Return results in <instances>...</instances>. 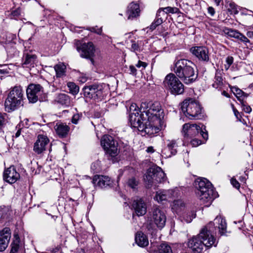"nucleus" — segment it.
<instances>
[{
  "label": "nucleus",
  "mask_w": 253,
  "mask_h": 253,
  "mask_svg": "<svg viewBox=\"0 0 253 253\" xmlns=\"http://www.w3.org/2000/svg\"><path fill=\"white\" fill-rule=\"evenodd\" d=\"M195 194L197 197L203 204L206 206L210 205L216 197V193L212 184L206 178H197L194 183Z\"/></svg>",
  "instance_id": "3"
},
{
  "label": "nucleus",
  "mask_w": 253,
  "mask_h": 253,
  "mask_svg": "<svg viewBox=\"0 0 253 253\" xmlns=\"http://www.w3.org/2000/svg\"><path fill=\"white\" fill-rule=\"evenodd\" d=\"M190 50L199 60L204 62L209 61V51L206 46H194Z\"/></svg>",
  "instance_id": "17"
},
{
  "label": "nucleus",
  "mask_w": 253,
  "mask_h": 253,
  "mask_svg": "<svg viewBox=\"0 0 253 253\" xmlns=\"http://www.w3.org/2000/svg\"><path fill=\"white\" fill-rule=\"evenodd\" d=\"M230 182L234 187L239 189L240 187V184L239 182L234 177H232L230 180Z\"/></svg>",
  "instance_id": "46"
},
{
  "label": "nucleus",
  "mask_w": 253,
  "mask_h": 253,
  "mask_svg": "<svg viewBox=\"0 0 253 253\" xmlns=\"http://www.w3.org/2000/svg\"><path fill=\"white\" fill-rule=\"evenodd\" d=\"M222 1V0H214V1L216 4V5H219L220 2Z\"/></svg>",
  "instance_id": "58"
},
{
  "label": "nucleus",
  "mask_w": 253,
  "mask_h": 253,
  "mask_svg": "<svg viewBox=\"0 0 253 253\" xmlns=\"http://www.w3.org/2000/svg\"><path fill=\"white\" fill-rule=\"evenodd\" d=\"M158 253H172L171 247L166 243H162L158 249Z\"/></svg>",
  "instance_id": "34"
},
{
  "label": "nucleus",
  "mask_w": 253,
  "mask_h": 253,
  "mask_svg": "<svg viewBox=\"0 0 253 253\" xmlns=\"http://www.w3.org/2000/svg\"><path fill=\"white\" fill-rule=\"evenodd\" d=\"M232 91L234 93V94L236 95L239 101V99H241V97H242V96H244L246 97H247L248 96V94L245 93L243 91H242L241 89L238 88L237 87H233Z\"/></svg>",
  "instance_id": "36"
},
{
  "label": "nucleus",
  "mask_w": 253,
  "mask_h": 253,
  "mask_svg": "<svg viewBox=\"0 0 253 253\" xmlns=\"http://www.w3.org/2000/svg\"><path fill=\"white\" fill-rule=\"evenodd\" d=\"M191 220H192V219H191V218H190V220H188L186 219V221L187 223L190 222L191 221Z\"/></svg>",
  "instance_id": "60"
},
{
  "label": "nucleus",
  "mask_w": 253,
  "mask_h": 253,
  "mask_svg": "<svg viewBox=\"0 0 253 253\" xmlns=\"http://www.w3.org/2000/svg\"><path fill=\"white\" fill-rule=\"evenodd\" d=\"M226 34L228 36L237 39L245 44L250 42V41L245 36L237 30L232 29H227L226 30Z\"/></svg>",
  "instance_id": "26"
},
{
  "label": "nucleus",
  "mask_w": 253,
  "mask_h": 253,
  "mask_svg": "<svg viewBox=\"0 0 253 253\" xmlns=\"http://www.w3.org/2000/svg\"><path fill=\"white\" fill-rule=\"evenodd\" d=\"M135 240L136 243L141 247H146L149 244L148 238L141 232H138L136 233Z\"/></svg>",
  "instance_id": "28"
},
{
  "label": "nucleus",
  "mask_w": 253,
  "mask_h": 253,
  "mask_svg": "<svg viewBox=\"0 0 253 253\" xmlns=\"http://www.w3.org/2000/svg\"><path fill=\"white\" fill-rule=\"evenodd\" d=\"M161 14H164L161 9H159L157 12L156 17L153 23L147 29H149L151 31L154 30L158 26L163 23V19L161 17Z\"/></svg>",
  "instance_id": "29"
},
{
  "label": "nucleus",
  "mask_w": 253,
  "mask_h": 253,
  "mask_svg": "<svg viewBox=\"0 0 253 253\" xmlns=\"http://www.w3.org/2000/svg\"><path fill=\"white\" fill-rule=\"evenodd\" d=\"M189 143V144L191 145L192 147H195L200 145L202 143V142L199 139L193 137L192 138H190V140L188 143Z\"/></svg>",
  "instance_id": "40"
},
{
  "label": "nucleus",
  "mask_w": 253,
  "mask_h": 253,
  "mask_svg": "<svg viewBox=\"0 0 253 253\" xmlns=\"http://www.w3.org/2000/svg\"><path fill=\"white\" fill-rule=\"evenodd\" d=\"M147 64L146 63L141 61L140 60L136 64V66L138 68L143 67V68H145L147 66Z\"/></svg>",
  "instance_id": "51"
},
{
  "label": "nucleus",
  "mask_w": 253,
  "mask_h": 253,
  "mask_svg": "<svg viewBox=\"0 0 253 253\" xmlns=\"http://www.w3.org/2000/svg\"><path fill=\"white\" fill-rule=\"evenodd\" d=\"M234 61V58L232 56H228L226 58V64L224 65V68L225 70H228L230 66L233 64Z\"/></svg>",
  "instance_id": "41"
},
{
  "label": "nucleus",
  "mask_w": 253,
  "mask_h": 253,
  "mask_svg": "<svg viewBox=\"0 0 253 253\" xmlns=\"http://www.w3.org/2000/svg\"><path fill=\"white\" fill-rule=\"evenodd\" d=\"M21 10L19 8H18L13 10L10 14L11 18L17 19L20 15Z\"/></svg>",
  "instance_id": "44"
},
{
  "label": "nucleus",
  "mask_w": 253,
  "mask_h": 253,
  "mask_svg": "<svg viewBox=\"0 0 253 253\" xmlns=\"http://www.w3.org/2000/svg\"><path fill=\"white\" fill-rule=\"evenodd\" d=\"M56 100L58 103L66 106H69L70 104V97L64 93L58 94Z\"/></svg>",
  "instance_id": "31"
},
{
  "label": "nucleus",
  "mask_w": 253,
  "mask_h": 253,
  "mask_svg": "<svg viewBox=\"0 0 253 253\" xmlns=\"http://www.w3.org/2000/svg\"><path fill=\"white\" fill-rule=\"evenodd\" d=\"M185 204L184 202L180 199L174 200L172 205V210L176 213L180 212L184 208Z\"/></svg>",
  "instance_id": "32"
},
{
  "label": "nucleus",
  "mask_w": 253,
  "mask_h": 253,
  "mask_svg": "<svg viewBox=\"0 0 253 253\" xmlns=\"http://www.w3.org/2000/svg\"><path fill=\"white\" fill-rule=\"evenodd\" d=\"M161 10L163 12H164V14H161V15H165V13H170L174 14V13H177L179 11V10L178 8L175 7H170V6H168V7H165L163 8V10L162 9H161Z\"/></svg>",
  "instance_id": "38"
},
{
  "label": "nucleus",
  "mask_w": 253,
  "mask_h": 253,
  "mask_svg": "<svg viewBox=\"0 0 253 253\" xmlns=\"http://www.w3.org/2000/svg\"><path fill=\"white\" fill-rule=\"evenodd\" d=\"M3 176L5 181L13 184L20 178V174L14 166H10L4 170Z\"/></svg>",
  "instance_id": "20"
},
{
  "label": "nucleus",
  "mask_w": 253,
  "mask_h": 253,
  "mask_svg": "<svg viewBox=\"0 0 253 253\" xmlns=\"http://www.w3.org/2000/svg\"><path fill=\"white\" fill-rule=\"evenodd\" d=\"M142 110V117L145 118L149 127L147 129L148 135L152 136L158 133L164 125L165 114L159 102L153 103L142 102L140 109Z\"/></svg>",
  "instance_id": "2"
},
{
  "label": "nucleus",
  "mask_w": 253,
  "mask_h": 253,
  "mask_svg": "<svg viewBox=\"0 0 253 253\" xmlns=\"http://www.w3.org/2000/svg\"><path fill=\"white\" fill-rule=\"evenodd\" d=\"M18 249H19V245L18 244L12 245L10 253H16L18 251Z\"/></svg>",
  "instance_id": "48"
},
{
  "label": "nucleus",
  "mask_w": 253,
  "mask_h": 253,
  "mask_svg": "<svg viewBox=\"0 0 253 253\" xmlns=\"http://www.w3.org/2000/svg\"><path fill=\"white\" fill-rule=\"evenodd\" d=\"M146 152L148 153H153L154 152V149L152 146L148 147L146 149Z\"/></svg>",
  "instance_id": "54"
},
{
  "label": "nucleus",
  "mask_w": 253,
  "mask_h": 253,
  "mask_svg": "<svg viewBox=\"0 0 253 253\" xmlns=\"http://www.w3.org/2000/svg\"><path fill=\"white\" fill-rule=\"evenodd\" d=\"M131 45L130 50L131 51L136 52L140 50V46L141 43V41H138L137 42H135L133 40H131Z\"/></svg>",
  "instance_id": "37"
},
{
  "label": "nucleus",
  "mask_w": 253,
  "mask_h": 253,
  "mask_svg": "<svg viewBox=\"0 0 253 253\" xmlns=\"http://www.w3.org/2000/svg\"><path fill=\"white\" fill-rule=\"evenodd\" d=\"M83 117L82 114L76 113L74 114L72 118V123L74 124H77L79 120H80Z\"/></svg>",
  "instance_id": "42"
},
{
  "label": "nucleus",
  "mask_w": 253,
  "mask_h": 253,
  "mask_svg": "<svg viewBox=\"0 0 253 253\" xmlns=\"http://www.w3.org/2000/svg\"><path fill=\"white\" fill-rule=\"evenodd\" d=\"M92 183L95 186H98L101 188H105L111 185L112 181L109 176L102 175H96L94 176L93 178Z\"/></svg>",
  "instance_id": "22"
},
{
  "label": "nucleus",
  "mask_w": 253,
  "mask_h": 253,
  "mask_svg": "<svg viewBox=\"0 0 253 253\" xmlns=\"http://www.w3.org/2000/svg\"><path fill=\"white\" fill-rule=\"evenodd\" d=\"M181 109L189 119H202L204 117L201 105L191 98L184 100L181 103Z\"/></svg>",
  "instance_id": "7"
},
{
  "label": "nucleus",
  "mask_w": 253,
  "mask_h": 253,
  "mask_svg": "<svg viewBox=\"0 0 253 253\" xmlns=\"http://www.w3.org/2000/svg\"><path fill=\"white\" fill-rule=\"evenodd\" d=\"M54 128L56 134L60 138L66 137L70 129L65 123L61 122H56Z\"/></svg>",
  "instance_id": "25"
},
{
  "label": "nucleus",
  "mask_w": 253,
  "mask_h": 253,
  "mask_svg": "<svg viewBox=\"0 0 253 253\" xmlns=\"http://www.w3.org/2000/svg\"><path fill=\"white\" fill-rule=\"evenodd\" d=\"M101 145L108 159L115 158L119 153L118 142L110 135H104L101 139Z\"/></svg>",
  "instance_id": "10"
},
{
  "label": "nucleus",
  "mask_w": 253,
  "mask_h": 253,
  "mask_svg": "<svg viewBox=\"0 0 253 253\" xmlns=\"http://www.w3.org/2000/svg\"><path fill=\"white\" fill-rule=\"evenodd\" d=\"M223 85L222 74L220 71H216L214 78V82L212 86L215 88L220 89Z\"/></svg>",
  "instance_id": "30"
},
{
  "label": "nucleus",
  "mask_w": 253,
  "mask_h": 253,
  "mask_svg": "<svg viewBox=\"0 0 253 253\" xmlns=\"http://www.w3.org/2000/svg\"><path fill=\"white\" fill-rule=\"evenodd\" d=\"M24 99V91L20 85L11 88L4 102L5 110L12 112L23 106Z\"/></svg>",
  "instance_id": "5"
},
{
  "label": "nucleus",
  "mask_w": 253,
  "mask_h": 253,
  "mask_svg": "<svg viewBox=\"0 0 253 253\" xmlns=\"http://www.w3.org/2000/svg\"><path fill=\"white\" fill-rule=\"evenodd\" d=\"M129 70L130 71L129 73L130 74H132L133 75H136L137 70H136V69L135 68V67L134 66L130 65L129 66Z\"/></svg>",
  "instance_id": "50"
},
{
  "label": "nucleus",
  "mask_w": 253,
  "mask_h": 253,
  "mask_svg": "<svg viewBox=\"0 0 253 253\" xmlns=\"http://www.w3.org/2000/svg\"><path fill=\"white\" fill-rule=\"evenodd\" d=\"M20 134H21V129L20 128H19L15 133V137H19L20 136Z\"/></svg>",
  "instance_id": "56"
},
{
  "label": "nucleus",
  "mask_w": 253,
  "mask_h": 253,
  "mask_svg": "<svg viewBox=\"0 0 253 253\" xmlns=\"http://www.w3.org/2000/svg\"><path fill=\"white\" fill-rule=\"evenodd\" d=\"M43 92V88L39 84H30L26 89L27 98L29 102L32 103L40 100V96Z\"/></svg>",
  "instance_id": "14"
},
{
  "label": "nucleus",
  "mask_w": 253,
  "mask_h": 253,
  "mask_svg": "<svg viewBox=\"0 0 253 253\" xmlns=\"http://www.w3.org/2000/svg\"><path fill=\"white\" fill-rule=\"evenodd\" d=\"M166 174L162 169L159 167L150 168L145 175L144 179L147 181L148 185H152V183L156 181L161 183L166 180Z\"/></svg>",
  "instance_id": "13"
},
{
  "label": "nucleus",
  "mask_w": 253,
  "mask_h": 253,
  "mask_svg": "<svg viewBox=\"0 0 253 253\" xmlns=\"http://www.w3.org/2000/svg\"><path fill=\"white\" fill-rule=\"evenodd\" d=\"M152 218L155 224L159 228H163L166 222V216L165 212L158 207L153 210Z\"/></svg>",
  "instance_id": "18"
},
{
  "label": "nucleus",
  "mask_w": 253,
  "mask_h": 253,
  "mask_svg": "<svg viewBox=\"0 0 253 253\" xmlns=\"http://www.w3.org/2000/svg\"><path fill=\"white\" fill-rule=\"evenodd\" d=\"M136 215L138 216L144 215L147 211V207L144 201L141 199L134 200L132 204Z\"/></svg>",
  "instance_id": "24"
},
{
  "label": "nucleus",
  "mask_w": 253,
  "mask_h": 253,
  "mask_svg": "<svg viewBox=\"0 0 253 253\" xmlns=\"http://www.w3.org/2000/svg\"><path fill=\"white\" fill-rule=\"evenodd\" d=\"M5 117L3 115L0 113V128H1L5 124Z\"/></svg>",
  "instance_id": "49"
},
{
  "label": "nucleus",
  "mask_w": 253,
  "mask_h": 253,
  "mask_svg": "<svg viewBox=\"0 0 253 253\" xmlns=\"http://www.w3.org/2000/svg\"><path fill=\"white\" fill-rule=\"evenodd\" d=\"M222 95L225 96V97H227V98H229L230 97V95L229 94H228V93H227L226 91H223L221 93Z\"/></svg>",
  "instance_id": "55"
},
{
  "label": "nucleus",
  "mask_w": 253,
  "mask_h": 253,
  "mask_svg": "<svg viewBox=\"0 0 253 253\" xmlns=\"http://www.w3.org/2000/svg\"><path fill=\"white\" fill-rule=\"evenodd\" d=\"M227 224L225 219L220 215L217 216L213 221L210 222L200 231L199 234L189 240L188 247L191 249L193 253H201L204 246L211 247H216L217 242L212 234L219 230L222 235L226 232Z\"/></svg>",
  "instance_id": "1"
},
{
  "label": "nucleus",
  "mask_w": 253,
  "mask_h": 253,
  "mask_svg": "<svg viewBox=\"0 0 253 253\" xmlns=\"http://www.w3.org/2000/svg\"><path fill=\"white\" fill-rule=\"evenodd\" d=\"M129 122L132 127L136 128L138 131L148 134L147 129L149 127L147 124L145 118L142 117V110L136 109L135 104L130 106Z\"/></svg>",
  "instance_id": "6"
},
{
  "label": "nucleus",
  "mask_w": 253,
  "mask_h": 253,
  "mask_svg": "<svg viewBox=\"0 0 253 253\" xmlns=\"http://www.w3.org/2000/svg\"><path fill=\"white\" fill-rule=\"evenodd\" d=\"M247 35L249 38L253 37V32H248L247 33Z\"/></svg>",
  "instance_id": "57"
},
{
  "label": "nucleus",
  "mask_w": 253,
  "mask_h": 253,
  "mask_svg": "<svg viewBox=\"0 0 253 253\" xmlns=\"http://www.w3.org/2000/svg\"><path fill=\"white\" fill-rule=\"evenodd\" d=\"M208 11L209 14H210L211 16H213L215 14L214 9L211 6H210L208 7Z\"/></svg>",
  "instance_id": "52"
},
{
  "label": "nucleus",
  "mask_w": 253,
  "mask_h": 253,
  "mask_svg": "<svg viewBox=\"0 0 253 253\" xmlns=\"http://www.w3.org/2000/svg\"><path fill=\"white\" fill-rule=\"evenodd\" d=\"M232 106L233 110L235 116H236V117L237 119H238L239 117H240L239 112L238 111V110L236 108H235L233 105H232Z\"/></svg>",
  "instance_id": "53"
},
{
  "label": "nucleus",
  "mask_w": 253,
  "mask_h": 253,
  "mask_svg": "<svg viewBox=\"0 0 253 253\" xmlns=\"http://www.w3.org/2000/svg\"><path fill=\"white\" fill-rule=\"evenodd\" d=\"M243 110L247 113H250L252 111L251 107L247 105L242 99H239Z\"/></svg>",
  "instance_id": "39"
},
{
  "label": "nucleus",
  "mask_w": 253,
  "mask_h": 253,
  "mask_svg": "<svg viewBox=\"0 0 253 253\" xmlns=\"http://www.w3.org/2000/svg\"><path fill=\"white\" fill-rule=\"evenodd\" d=\"M230 7L232 10V13L234 14H237L238 13V6L236 5L234 3H230Z\"/></svg>",
  "instance_id": "47"
},
{
  "label": "nucleus",
  "mask_w": 253,
  "mask_h": 253,
  "mask_svg": "<svg viewBox=\"0 0 253 253\" xmlns=\"http://www.w3.org/2000/svg\"><path fill=\"white\" fill-rule=\"evenodd\" d=\"M174 74L167 75L163 82L165 87L174 95L182 94L184 91V85Z\"/></svg>",
  "instance_id": "9"
},
{
  "label": "nucleus",
  "mask_w": 253,
  "mask_h": 253,
  "mask_svg": "<svg viewBox=\"0 0 253 253\" xmlns=\"http://www.w3.org/2000/svg\"><path fill=\"white\" fill-rule=\"evenodd\" d=\"M75 45L82 58L89 59L92 62H93V58L95 55V48L92 42L81 43L78 41L76 42Z\"/></svg>",
  "instance_id": "12"
},
{
  "label": "nucleus",
  "mask_w": 253,
  "mask_h": 253,
  "mask_svg": "<svg viewBox=\"0 0 253 253\" xmlns=\"http://www.w3.org/2000/svg\"><path fill=\"white\" fill-rule=\"evenodd\" d=\"M140 12L139 5L137 3L131 2L128 6L127 11L128 19H133L139 16Z\"/></svg>",
  "instance_id": "27"
},
{
  "label": "nucleus",
  "mask_w": 253,
  "mask_h": 253,
  "mask_svg": "<svg viewBox=\"0 0 253 253\" xmlns=\"http://www.w3.org/2000/svg\"><path fill=\"white\" fill-rule=\"evenodd\" d=\"M105 86L103 84H94L85 86L83 90L84 96L93 100L102 99L106 95Z\"/></svg>",
  "instance_id": "11"
},
{
  "label": "nucleus",
  "mask_w": 253,
  "mask_h": 253,
  "mask_svg": "<svg viewBox=\"0 0 253 253\" xmlns=\"http://www.w3.org/2000/svg\"><path fill=\"white\" fill-rule=\"evenodd\" d=\"M192 64L190 61L185 59L175 60L174 63L175 75L187 84L193 83L198 78Z\"/></svg>",
  "instance_id": "4"
},
{
  "label": "nucleus",
  "mask_w": 253,
  "mask_h": 253,
  "mask_svg": "<svg viewBox=\"0 0 253 253\" xmlns=\"http://www.w3.org/2000/svg\"><path fill=\"white\" fill-rule=\"evenodd\" d=\"M49 143V139L46 135L43 134H39L34 144L33 151L36 153L40 154L46 150V146Z\"/></svg>",
  "instance_id": "16"
},
{
  "label": "nucleus",
  "mask_w": 253,
  "mask_h": 253,
  "mask_svg": "<svg viewBox=\"0 0 253 253\" xmlns=\"http://www.w3.org/2000/svg\"><path fill=\"white\" fill-rule=\"evenodd\" d=\"M114 158H112V159H110V160H112V161H114V160L113 159Z\"/></svg>",
  "instance_id": "61"
},
{
  "label": "nucleus",
  "mask_w": 253,
  "mask_h": 253,
  "mask_svg": "<svg viewBox=\"0 0 253 253\" xmlns=\"http://www.w3.org/2000/svg\"><path fill=\"white\" fill-rule=\"evenodd\" d=\"M10 238L11 232L9 228H4L0 232V252H2L6 249Z\"/></svg>",
  "instance_id": "23"
},
{
  "label": "nucleus",
  "mask_w": 253,
  "mask_h": 253,
  "mask_svg": "<svg viewBox=\"0 0 253 253\" xmlns=\"http://www.w3.org/2000/svg\"><path fill=\"white\" fill-rule=\"evenodd\" d=\"M67 86L70 90V93L73 95H76L79 91V87L73 82H69L67 83Z\"/></svg>",
  "instance_id": "35"
},
{
  "label": "nucleus",
  "mask_w": 253,
  "mask_h": 253,
  "mask_svg": "<svg viewBox=\"0 0 253 253\" xmlns=\"http://www.w3.org/2000/svg\"><path fill=\"white\" fill-rule=\"evenodd\" d=\"M204 125L200 126L196 124L185 123L184 124L182 133L185 142L188 143L190 138L198 136L199 135H201L205 140H207L208 133Z\"/></svg>",
  "instance_id": "8"
},
{
  "label": "nucleus",
  "mask_w": 253,
  "mask_h": 253,
  "mask_svg": "<svg viewBox=\"0 0 253 253\" xmlns=\"http://www.w3.org/2000/svg\"><path fill=\"white\" fill-rule=\"evenodd\" d=\"M37 56L31 51L25 50L22 57V67L29 69L34 67L37 63Z\"/></svg>",
  "instance_id": "19"
},
{
  "label": "nucleus",
  "mask_w": 253,
  "mask_h": 253,
  "mask_svg": "<svg viewBox=\"0 0 253 253\" xmlns=\"http://www.w3.org/2000/svg\"><path fill=\"white\" fill-rule=\"evenodd\" d=\"M127 185L132 189H134L137 186L138 182L134 177H132L128 180Z\"/></svg>",
  "instance_id": "43"
},
{
  "label": "nucleus",
  "mask_w": 253,
  "mask_h": 253,
  "mask_svg": "<svg viewBox=\"0 0 253 253\" xmlns=\"http://www.w3.org/2000/svg\"><path fill=\"white\" fill-rule=\"evenodd\" d=\"M57 78H61L65 75L66 66L63 64H58L54 66Z\"/></svg>",
  "instance_id": "33"
},
{
  "label": "nucleus",
  "mask_w": 253,
  "mask_h": 253,
  "mask_svg": "<svg viewBox=\"0 0 253 253\" xmlns=\"http://www.w3.org/2000/svg\"><path fill=\"white\" fill-rule=\"evenodd\" d=\"M6 72L4 71L3 70H0V73H1V74H4V73H6Z\"/></svg>",
  "instance_id": "59"
},
{
  "label": "nucleus",
  "mask_w": 253,
  "mask_h": 253,
  "mask_svg": "<svg viewBox=\"0 0 253 253\" xmlns=\"http://www.w3.org/2000/svg\"><path fill=\"white\" fill-rule=\"evenodd\" d=\"M178 145L175 140H168L167 146L162 151V155L165 158L171 157L177 153Z\"/></svg>",
  "instance_id": "21"
},
{
  "label": "nucleus",
  "mask_w": 253,
  "mask_h": 253,
  "mask_svg": "<svg viewBox=\"0 0 253 253\" xmlns=\"http://www.w3.org/2000/svg\"><path fill=\"white\" fill-rule=\"evenodd\" d=\"M180 195V191L178 188L169 190H161L158 191L154 199L158 202H162L168 200L169 198H177Z\"/></svg>",
  "instance_id": "15"
},
{
  "label": "nucleus",
  "mask_w": 253,
  "mask_h": 253,
  "mask_svg": "<svg viewBox=\"0 0 253 253\" xmlns=\"http://www.w3.org/2000/svg\"><path fill=\"white\" fill-rule=\"evenodd\" d=\"M88 30L96 33L98 35H101L102 34V28H98L97 26L96 27H89L87 29Z\"/></svg>",
  "instance_id": "45"
}]
</instances>
